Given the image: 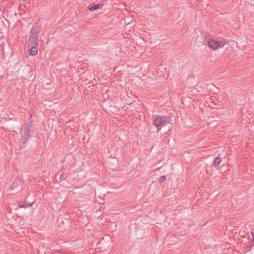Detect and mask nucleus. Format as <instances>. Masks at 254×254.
I'll list each match as a JSON object with an SVG mask.
<instances>
[{
	"instance_id": "nucleus-1",
	"label": "nucleus",
	"mask_w": 254,
	"mask_h": 254,
	"mask_svg": "<svg viewBox=\"0 0 254 254\" xmlns=\"http://www.w3.org/2000/svg\"><path fill=\"white\" fill-rule=\"evenodd\" d=\"M41 30V27L38 24H35L30 32V36L28 39V43L31 46H36L38 35Z\"/></svg>"
},
{
	"instance_id": "nucleus-2",
	"label": "nucleus",
	"mask_w": 254,
	"mask_h": 254,
	"mask_svg": "<svg viewBox=\"0 0 254 254\" xmlns=\"http://www.w3.org/2000/svg\"><path fill=\"white\" fill-rule=\"evenodd\" d=\"M171 121L170 117H162L159 116H155L153 119V124L158 128V130L160 129L161 127L167 126L168 124H170V121Z\"/></svg>"
},
{
	"instance_id": "nucleus-3",
	"label": "nucleus",
	"mask_w": 254,
	"mask_h": 254,
	"mask_svg": "<svg viewBox=\"0 0 254 254\" xmlns=\"http://www.w3.org/2000/svg\"><path fill=\"white\" fill-rule=\"evenodd\" d=\"M227 43L226 40L210 39L207 41L209 47L212 50L221 48Z\"/></svg>"
},
{
	"instance_id": "nucleus-4",
	"label": "nucleus",
	"mask_w": 254,
	"mask_h": 254,
	"mask_svg": "<svg viewBox=\"0 0 254 254\" xmlns=\"http://www.w3.org/2000/svg\"><path fill=\"white\" fill-rule=\"evenodd\" d=\"M33 125L31 122L26 125L23 134L20 140V143L25 144L30 137L31 132L32 131Z\"/></svg>"
},
{
	"instance_id": "nucleus-5",
	"label": "nucleus",
	"mask_w": 254,
	"mask_h": 254,
	"mask_svg": "<svg viewBox=\"0 0 254 254\" xmlns=\"http://www.w3.org/2000/svg\"><path fill=\"white\" fill-rule=\"evenodd\" d=\"M103 3H99L96 4H94V5L91 6L90 7H89V9L90 11H93L96 9L102 8L103 7Z\"/></svg>"
},
{
	"instance_id": "nucleus-6",
	"label": "nucleus",
	"mask_w": 254,
	"mask_h": 254,
	"mask_svg": "<svg viewBox=\"0 0 254 254\" xmlns=\"http://www.w3.org/2000/svg\"><path fill=\"white\" fill-rule=\"evenodd\" d=\"M32 47L29 49L28 53L31 56H35L37 54V49L35 46H31Z\"/></svg>"
},
{
	"instance_id": "nucleus-7",
	"label": "nucleus",
	"mask_w": 254,
	"mask_h": 254,
	"mask_svg": "<svg viewBox=\"0 0 254 254\" xmlns=\"http://www.w3.org/2000/svg\"><path fill=\"white\" fill-rule=\"evenodd\" d=\"M221 161H222V159L219 157H217L215 158L214 162H213V165L216 168H217L218 167Z\"/></svg>"
},
{
	"instance_id": "nucleus-8",
	"label": "nucleus",
	"mask_w": 254,
	"mask_h": 254,
	"mask_svg": "<svg viewBox=\"0 0 254 254\" xmlns=\"http://www.w3.org/2000/svg\"><path fill=\"white\" fill-rule=\"evenodd\" d=\"M67 177V176L66 174H65L64 173H63L61 174L59 177V182H61L63 180H64Z\"/></svg>"
},
{
	"instance_id": "nucleus-9",
	"label": "nucleus",
	"mask_w": 254,
	"mask_h": 254,
	"mask_svg": "<svg viewBox=\"0 0 254 254\" xmlns=\"http://www.w3.org/2000/svg\"><path fill=\"white\" fill-rule=\"evenodd\" d=\"M165 180H166V176L164 175L161 176L159 179V182L160 183H162Z\"/></svg>"
},
{
	"instance_id": "nucleus-10",
	"label": "nucleus",
	"mask_w": 254,
	"mask_h": 254,
	"mask_svg": "<svg viewBox=\"0 0 254 254\" xmlns=\"http://www.w3.org/2000/svg\"><path fill=\"white\" fill-rule=\"evenodd\" d=\"M252 234L253 235V241H254V233L252 231Z\"/></svg>"
}]
</instances>
